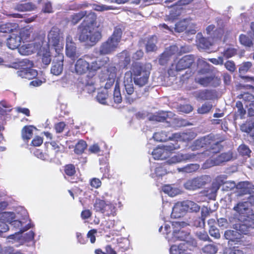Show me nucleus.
<instances>
[{
  "mask_svg": "<svg viewBox=\"0 0 254 254\" xmlns=\"http://www.w3.org/2000/svg\"><path fill=\"white\" fill-rule=\"evenodd\" d=\"M0 222L9 223L18 231L7 238L13 239L14 241H18L21 234L33 226L26 210L22 207L17 208L14 211H5L0 213Z\"/></svg>",
  "mask_w": 254,
  "mask_h": 254,
  "instance_id": "1",
  "label": "nucleus"
},
{
  "mask_svg": "<svg viewBox=\"0 0 254 254\" xmlns=\"http://www.w3.org/2000/svg\"><path fill=\"white\" fill-rule=\"evenodd\" d=\"M88 56L86 55L84 58L78 59L74 64L75 72L79 75H82L87 73V77L90 78L94 77L97 73V71L105 65L109 61L108 57H104L102 59L97 60L89 64L85 58H88Z\"/></svg>",
  "mask_w": 254,
  "mask_h": 254,
  "instance_id": "2",
  "label": "nucleus"
},
{
  "mask_svg": "<svg viewBox=\"0 0 254 254\" xmlns=\"http://www.w3.org/2000/svg\"><path fill=\"white\" fill-rule=\"evenodd\" d=\"M186 225L184 222L178 221L165 223L164 233L166 234V239L170 245L180 241H189L190 233L185 230Z\"/></svg>",
  "mask_w": 254,
  "mask_h": 254,
  "instance_id": "3",
  "label": "nucleus"
},
{
  "mask_svg": "<svg viewBox=\"0 0 254 254\" xmlns=\"http://www.w3.org/2000/svg\"><path fill=\"white\" fill-rule=\"evenodd\" d=\"M212 135H209L200 138L196 140L191 146L192 150H198L204 146L209 147V149L201 153L194 154L200 157L197 160H201L204 159L206 156L212 157L213 154L219 152L221 146L218 141H216L213 139Z\"/></svg>",
  "mask_w": 254,
  "mask_h": 254,
  "instance_id": "4",
  "label": "nucleus"
},
{
  "mask_svg": "<svg viewBox=\"0 0 254 254\" xmlns=\"http://www.w3.org/2000/svg\"><path fill=\"white\" fill-rule=\"evenodd\" d=\"M151 64L149 63L141 65L139 63H135L132 66V73L134 82L139 87L147 84L151 69Z\"/></svg>",
  "mask_w": 254,
  "mask_h": 254,
  "instance_id": "5",
  "label": "nucleus"
},
{
  "mask_svg": "<svg viewBox=\"0 0 254 254\" xmlns=\"http://www.w3.org/2000/svg\"><path fill=\"white\" fill-rule=\"evenodd\" d=\"M122 31L120 28H115L113 34L108 40L103 43L99 49V53L102 55L109 54L115 51L120 42Z\"/></svg>",
  "mask_w": 254,
  "mask_h": 254,
  "instance_id": "6",
  "label": "nucleus"
},
{
  "mask_svg": "<svg viewBox=\"0 0 254 254\" xmlns=\"http://www.w3.org/2000/svg\"><path fill=\"white\" fill-rule=\"evenodd\" d=\"M79 29L81 32L79 40L81 42L93 45L101 38V33L91 25L84 26L82 24Z\"/></svg>",
  "mask_w": 254,
  "mask_h": 254,
  "instance_id": "7",
  "label": "nucleus"
},
{
  "mask_svg": "<svg viewBox=\"0 0 254 254\" xmlns=\"http://www.w3.org/2000/svg\"><path fill=\"white\" fill-rule=\"evenodd\" d=\"M33 63L32 62L27 59H24L18 63H14L12 67L15 68L21 69V70L17 71L18 76L22 78L30 79L37 75V71L31 69Z\"/></svg>",
  "mask_w": 254,
  "mask_h": 254,
  "instance_id": "8",
  "label": "nucleus"
},
{
  "mask_svg": "<svg viewBox=\"0 0 254 254\" xmlns=\"http://www.w3.org/2000/svg\"><path fill=\"white\" fill-rule=\"evenodd\" d=\"M60 30L57 27H53L48 35V46L54 47L57 54L62 53L63 44Z\"/></svg>",
  "mask_w": 254,
  "mask_h": 254,
  "instance_id": "9",
  "label": "nucleus"
},
{
  "mask_svg": "<svg viewBox=\"0 0 254 254\" xmlns=\"http://www.w3.org/2000/svg\"><path fill=\"white\" fill-rule=\"evenodd\" d=\"M180 148L178 143H170L165 146H158L152 152V155L155 160H164L167 158L173 151Z\"/></svg>",
  "mask_w": 254,
  "mask_h": 254,
  "instance_id": "10",
  "label": "nucleus"
},
{
  "mask_svg": "<svg viewBox=\"0 0 254 254\" xmlns=\"http://www.w3.org/2000/svg\"><path fill=\"white\" fill-rule=\"evenodd\" d=\"M207 69H202L198 72L195 78V81L203 86H216L219 84V79L217 77L205 74Z\"/></svg>",
  "mask_w": 254,
  "mask_h": 254,
  "instance_id": "11",
  "label": "nucleus"
},
{
  "mask_svg": "<svg viewBox=\"0 0 254 254\" xmlns=\"http://www.w3.org/2000/svg\"><path fill=\"white\" fill-rule=\"evenodd\" d=\"M102 72L100 77L103 81L107 80L105 88L107 89L110 88L115 82L117 75V69L114 65H109Z\"/></svg>",
  "mask_w": 254,
  "mask_h": 254,
  "instance_id": "12",
  "label": "nucleus"
},
{
  "mask_svg": "<svg viewBox=\"0 0 254 254\" xmlns=\"http://www.w3.org/2000/svg\"><path fill=\"white\" fill-rule=\"evenodd\" d=\"M193 60L190 56H186L180 60L176 65L172 64L168 70V74L171 76H175L177 71L185 69L190 67Z\"/></svg>",
  "mask_w": 254,
  "mask_h": 254,
  "instance_id": "13",
  "label": "nucleus"
},
{
  "mask_svg": "<svg viewBox=\"0 0 254 254\" xmlns=\"http://www.w3.org/2000/svg\"><path fill=\"white\" fill-rule=\"evenodd\" d=\"M123 82L125 88L124 93L126 99L129 103H131L133 101V98L130 96L133 94L134 91L131 71H128L126 72Z\"/></svg>",
  "mask_w": 254,
  "mask_h": 254,
  "instance_id": "14",
  "label": "nucleus"
},
{
  "mask_svg": "<svg viewBox=\"0 0 254 254\" xmlns=\"http://www.w3.org/2000/svg\"><path fill=\"white\" fill-rule=\"evenodd\" d=\"M44 39L43 34L38 37L34 38L35 42L25 44L19 49V52L22 55H29L39 49L41 47Z\"/></svg>",
  "mask_w": 254,
  "mask_h": 254,
  "instance_id": "15",
  "label": "nucleus"
},
{
  "mask_svg": "<svg viewBox=\"0 0 254 254\" xmlns=\"http://www.w3.org/2000/svg\"><path fill=\"white\" fill-rule=\"evenodd\" d=\"M241 219L240 223L233 225V228L238 230L240 234H246L250 230L254 228V219L251 217H241Z\"/></svg>",
  "mask_w": 254,
  "mask_h": 254,
  "instance_id": "16",
  "label": "nucleus"
},
{
  "mask_svg": "<svg viewBox=\"0 0 254 254\" xmlns=\"http://www.w3.org/2000/svg\"><path fill=\"white\" fill-rule=\"evenodd\" d=\"M22 41L20 36L19 29L17 28L9 35L6 40V45L8 48L14 50L19 47Z\"/></svg>",
  "mask_w": 254,
  "mask_h": 254,
  "instance_id": "17",
  "label": "nucleus"
},
{
  "mask_svg": "<svg viewBox=\"0 0 254 254\" xmlns=\"http://www.w3.org/2000/svg\"><path fill=\"white\" fill-rule=\"evenodd\" d=\"M234 210L239 213L241 217H251L254 219V212L249 206L248 202L244 201L238 203L234 207Z\"/></svg>",
  "mask_w": 254,
  "mask_h": 254,
  "instance_id": "18",
  "label": "nucleus"
},
{
  "mask_svg": "<svg viewBox=\"0 0 254 254\" xmlns=\"http://www.w3.org/2000/svg\"><path fill=\"white\" fill-rule=\"evenodd\" d=\"M206 183V177L201 176L187 181L184 184V188L190 190L200 188Z\"/></svg>",
  "mask_w": 254,
  "mask_h": 254,
  "instance_id": "19",
  "label": "nucleus"
},
{
  "mask_svg": "<svg viewBox=\"0 0 254 254\" xmlns=\"http://www.w3.org/2000/svg\"><path fill=\"white\" fill-rule=\"evenodd\" d=\"M232 158L231 154L228 153H222L214 159H208L204 164L205 168L214 166L219 165L221 163L229 161Z\"/></svg>",
  "mask_w": 254,
  "mask_h": 254,
  "instance_id": "20",
  "label": "nucleus"
},
{
  "mask_svg": "<svg viewBox=\"0 0 254 254\" xmlns=\"http://www.w3.org/2000/svg\"><path fill=\"white\" fill-rule=\"evenodd\" d=\"M200 158L194 153H180L174 155L167 161L169 164H176L187 160L197 161L198 159Z\"/></svg>",
  "mask_w": 254,
  "mask_h": 254,
  "instance_id": "21",
  "label": "nucleus"
},
{
  "mask_svg": "<svg viewBox=\"0 0 254 254\" xmlns=\"http://www.w3.org/2000/svg\"><path fill=\"white\" fill-rule=\"evenodd\" d=\"M64 57L63 53L57 54L54 59L51 73L56 75H60L63 70Z\"/></svg>",
  "mask_w": 254,
  "mask_h": 254,
  "instance_id": "22",
  "label": "nucleus"
},
{
  "mask_svg": "<svg viewBox=\"0 0 254 254\" xmlns=\"http://www.w3.org/2000/svg\"><path fill=\"white\" fill-rule=\"evenodd\" d=\"M65 53L68 57L72 59H74L79 56L76 51L75 44L73 42L72 37L69 35L67 36L66 38Z\"/></svg>",
  "mask_w": 254,
  "mask_h": 254,
  "instance_id": "23",
  "label": "nucleus"
},
{
  "mask_svg": "<svg viewBox=\"0 0 254 254\" xmlns=\"http://www.w3.org/2000/svg\"><path fill=\"white\" fill-rule=\"evenodd\" d=\"M178 51V48L173 45L166 49L164 52L161 55L159 62L160 64L164 65L169 61L170 57Z\"/></svg>",
  "mask_w": 254,
  "mask_h": 254,
  "instance_id": "24",
  "label": "nucleus"
},
{
  "mask_svg": "<svg viewBox=\"0 0 254 254\" xmlns=\"http://www.w3.org/2000/svg\"><path fill=\"white\" fill-rule=\"evenodd\" d=\"M187 212L185 206L184 201L176 203L172 208V217L174 218H180L183 216Z\"/></svg>",
  "mask_w": 254,
  "mask_h": 254,
  "instance_id": "25",
  "label": "nucleus"
},
{
  "mask_svg": "<svg viewBox=\"0 0 254 254\" xmlns=\"http://www.w3.org/2000/svg\"><path fill=\"white\" fill-rule=\"evenodd\" d=\"M224 237L226 239L232 242H238L242 239V234L238 230H227L225 232Z\"/></svg>",
  "mask_w": 254,
  "mask_h": 254,
  "instance_id": "26",
  "label": "nucleus"
},
{
  "mask_svg": "<svg viewBox=\"0 0 254 254\" xmlns=\"http://www.w3.org/2000/svg\"><path fill=\"white\" fill-rule=\"evenodd\" d=\"M194 96L197 100H208L213 97L212 92L208 90L197 91L194 93Z\"/></svg>",
  "mask_w": 254,
  "mask_h": 254,
  "instance_id": "27",
  "label": "nucleus"
},
{
  "mask_svg": "<svg viewBox=\"0 0 254 254\" xmlns=\"http://www.w3.org/2000/svg\"><path fill=\"white\" fill-rule=\"evenodd\" d=\"M193 137V134L190 132H179L176 133L172 135V139L177 141H188L192 139Z\"/></svg>",
  "mask_w": 254,
  "mask_h": 254,
  "instance_id": "28",
  "label": "nucleus"
},
{
  "mask_svg": "<svg viewBox=\"0 0 254 254\" xmlns=\"http://www.w3.org/2000/svg\"><path fill=\"white\" fill-rule=\"evenodd\" d=\"M36 6L32 2L18 3L14 7L15 10L20 12L32 11L36 9Z\"/></svg>",
  "mask_w": 254,
  "mask_h": 254,
  "instance_id": "29",
  "label": "nucleus"
},
{
  "mask_svg": "<svg viewBox=\"0 0 254 254\" xmlns=\"http://www.w3.org/2000/svg\"><path fill=\"white\" fill-rule=\"evenodd\" d=\"M120 66L126 67L130 61L129 55L127 51H124L119 55Z\"/></svg>",
  "mask_w": 254,
  "mask_h": 254,
  "instance_id": "30",
  "label": "nucleus"
},
{
  "mask_svg": "<svg viewBox=\"0 0 254 254\" xmlns=\"http://www.w3.org/2000/svg\"><path fill=\"white\" fill-rule=\"evenodd\" d=\"M181 13V9L177 6H173L170 10V13L167 17V20L168 22H172L176 19Z\"/></svg>",
  "mask_w": 254,
  "mask_h": 254,
  "instance_id": "31",
  "label": "nucleus"
},
{
  "mask_svg": "<svg viewBox=\"0 0 254 254\" xmlns=\"http://www.w3.org/2000/svg\"><path fill=\"white\" fill-rule=\"evenodd\" d=\"M40 56L42 58V62L45 65L50 64L51 61V54L49 48L48 49H44V48L41 50L39 53Z\"/></svg>",
  "mask_w": 254,
  "mask_h": 254,
  "instance_id": "32",
  "label": "nucleus"
},
{
  "mask_svg": "<svg viewBox=\"0 0 254 254\" xmlns=\"http://www.w3.org/2000/svg\"><path fill=\"white\" fill-rule=\"evenodd\" d=\"M18 27L17 24L11 23L0 24V32L12 33L14 30H16Z\"/></svg>",
  "mask_w": 254,
  "mask_h": 254,
  "instance_id": "33",
  "label": "nucleus"
},
{
  "mask_svg": "<svg viewBox=\"0 0 254 254\" xmlns=\"http://www.w3.org/2000/svg\"><path fill=\"white\" fill-rule=\"evenodd\" d=\"M162 190L169 196L173 197L180 193V190L171 185H165L162 188Z\"/></svg>",
  "mask_w": 254,
  "mask_h": 254,
  "instance_id": "34",
  "label": "nucleus"
},
{
  "mask_svg": "<svg viewBox=\"0 0 254 254\" xmlns=\"http://www.w3.org/2000/svg\"><path fill=\"white\" fill-rule=\"evenodd\" d=\"M185 206L187 211L190 212H197L200 210V206L195 202L190 201L186 200L184 201Z\"/></svg>",
  "mask_w": 254,
  "mask_h": 254,
  "instance_id": "35",
  "label": "nucleus"
},
{
  "mask_svg": "<svg viewBox=\"0 0 254 254\" xmlns=\"http://www.w3.org/2000/svg\"><path fill=\"white\" fill-rule=\"evenodd\" d=\"M167 173V169L164 166L158 165L156 167L153 172L152 171L151 176L152 178L162 177L166 175Z\"/></svg>",
  "mask_w": 254,
  "mask_h": 254,
  "instance_id": "36",
  "label": "nucleus"
},
{
  "mask_svg": "<svg viewBox=\"0 0 254 254\" xmlns=\"http://www.w3.org/2000/svg\"><path fill=\"white\" fill-rule=\"evenodd\" d=\"M226 176L220 175L218 176L215 179L212 185L213 189L215 190V191H216L221 185L223 186H224V184L225 182V181L226 180Z\"/></svg>",
  "mask_w": 254,
  "mask_h": 254,
  "instance_id": "37",
  "label": "nucleus"
},
{
  "mask_svg": "<svg viewBox=\"0 0 254 254\" xmlns=\"http://www.w3.org/2000/svg\"><path fill=\"white\" fill-rule=\"evenodd\" d=\"M199 168V165L197 164H190L183 168H179L178 170L180 172H185L190 173L197 170Z\"/></svg>",
  "mask_w": 254,
  "mask_h": 254,
  "instance_id": "38",
  "label": "nucleus"
},
{
  "mask_svg": "<svg viewBox=\"0 0 254 254\" xmlns=\"http://www.w3.org/2000/svg\"><path fill=\"white\" fill-rule=\"evenodd\" d=\"M157 42V37L152 36L150 37L146 45V50L147 52H153L156 50L157 47L156 43Z\"/></svg>",
  "mask_w": 254,
  "mask_h": 254,
  "instance_id": "39",
  "label": "nucleus"
},
{
  "mask_svg": "<svg viewBox=\"0 0 254 254\" xmlns=\"http://www.w3.org/2000/svg\"><path fill=\"white\" fill-rule=\"evenodd\" d=\"M35 127L32 126H25L22 130V137L24 139L28 140L32 136L33 131Z\"/></svg>",
  "mask_w": 254,
  "mask_h": 254,
  "instance_id": "40",
  "label": "nucleus"
},
{
  "mask_svg": "<svg viewBox=\"0 0 254 254\" xmlns=\"http://www.w3.org/2000/svg\"><path fill=\"white\" fill-rule=\"evenodd\" d=\"M106 202L100 199H96L94 204V209L97 211L104 214Z\"/></svg>",
  "mask_w": 254,
  "mask_h": 254,
  "instance_id": "41",
  "label": "nucleus"
},
{
  "mask_svg": "<svg viewBox=\"0 0 254 254\" xmlns=\"http://www.w3.org/2000/svg\"><path fill=\"white\" fill-rule=\"evenodd\" d=\"M170 254H184L185 251L184 245L180 244L179 245H172L170 248Z\"/></svg>",
  "mask_w": 254,
  "mask_h": 254,
  "instance_id": "42",
  "label": "nucleus"
},
{
  "mask_svg": "<svg viewBox=\"0 0 254 254\" xmlns=\"http://www.w3.org/2000/svg\"><path fill=\"white\" fill-rule=\"evenodd\" d=\"M104 209V214L107 216H114L115 214V206L109 201H107Z\"/></svg>",
  "mask_w": 254,
  "mask_h": 254,
  "instance_id": "43",
  "label": "nucleus"
},
{
  "mask_svg": "<svg viewBox=\"0 0 254 254\" xmlns=\"http://www.w3.org/2000/svg\"><path fill=\"white\" fill-rule=\"evenodd\" d=\"M190 21L187 19H184L181 21L175 24L174 28L176 31L178 32H182L185 30L189 24Z\"/></svg>",
  "mask_w": 254,
  "mask_h": 254,
  "instance_id": "44",
  "label": "nucleus"
},
{
  "mask_svg": "<svg viewBox=\"0 0 254 254\" xmlns=\"http://www.w3.org/2000/svg\"><path fill=\"white\" fill-rule=\"evenodd\" d=\"M153 137L154 140L159 142L165 141L168 138V134L167 133L163 131L155 132L154 134ZM169 138H170L171 137L169 136Z\"/></svg>",
  "mask_w": 254,
  "mask_h": 254,
  "instance_id": "45",
  "label": "nucleus"
},
{
  "mask_svg": "<svg viewBox=\"0 0 254 254\" xmlns=\"http://www.w3.org/2000/svg\"><path fill=\"white\" fill-rule=\"evenodd\" d=\"M20 36L23 40H31L33 38H30L31 35H33L32 30L31 28H26L20 30Z\"/></svg>",
  "mask_w": 254,
  "mask_h": 254,
  "instance_id": "46",
  "label": "nucleus"
},
{
  "mask_svg": "<svg viewBox=\"0 0 254 254\" xmlns=\"http://www.w3.org/2000/svg\"><path fill=\"white\" fill-rule=\"evenodd\" d=\"M202 251L206 254H215L218 251V248L213 244H208L203 247Z\"/></svg>",
  "mask_w": 254,
  "mask_h": 254,
  "instance_id": "47",
  "label": "nucleus"
},
{
  "mask_svg": "<svg viewBox=\"0 0 254 254\" xmlns=\"http://www.w3.org/2000/svg\"><path fill=\"white\" fill-rule=\"evenodd\" d=\"M86 147L87 144L86 142L83 140H80L76 144L74 152L77 154H81L83 152Z\"/></svg>",
  "mask_w": 254,
  "mask_h": 254,
  "instance_id": "48",
  "label": "nucleus"
},
{
  "mask_svg": "<svg viewBox=\"0 0 254 254\" xmlns=\"http://www.w3.org/2000/svg\"><path fill=\"white\" fill-rule=\"evenodd\" d=\"M212 108V105L210 103H205L197 109V112L200 114H205L209 113Z\"/></svg>",
  "mask_w": 254,
  "mask_h": 254,
  "instance_id": "49",
  "label": "nucleus"
},
{
  "mask_svg": "<svg viewBox=\"0 0 254 254\" xmlns=\"http://www.w3.org/2000/svg\"><path fill=\"white\" fill-rule=\"evenodd\" d=\"M86 13L85 11H81L77 13H75L71 16V22L73 24H76L79 20L81 19L85 15Z\"/></svg>",
  "mask_w": 254,
  "mask_h": 254,
  "instance_id": "50",
  "label": "nucleus"
},
{
  "mask_svg": "<svg viewBox=\"0 0 254 254\" xmlns=\"http://www.w3.org/2000/svg\"><path fill=\"white\" fill-rule=\"evenodd\" d=\"M114 99L115 102L117 103H120L122 101V97L121 96L119 86L117 84H116L115 87L114 92Z\"/></svg>",
  "mask_w": 254,
  "mask_h": 254,
  "instance_id": "51",
  "label": "nucleus"
},
{
  "mask_svg": "<svg viewBox=\"0 0 254 254\" xmlns=\"http://www.w3.org/2000/svg\"><path fill=\"white\" fill-rule=\"evenodd\" d=\"M239 40L240 43L245 46L251 47L253 45L251 39L245 35L241 34L239 37Z\"/></svg>",
  "mask_w": 254,
  "mask_h": 254,
  "instance_id": "52",
  "label": "nucleus"
},
{
  "mask_svg": "<svg viewBox=\"0 0 254 254\" xmlns=\"http://www.w3.org/2000/svg\"><path fill=\"white\" fill-rule=\"evenodd\" d=\"M240 99H242L245 102H251L254 103V95L249 93H244L241 94L238 96Z\"/></svg>",
  "mask_w": 254,
  "mask_h": 254,
  "instance_id": "53",
  "label": "nucleus"
},
{
  "mask_svg": "<svg viewBox=\"0 0 254 254\" xmlns=\"http://www.w3.org/2000/svg\"><path fill=\"white\" fill-rule=\"evenodd\" d=\"M11 110V106L5 102H0V114L4 115Z\"/></svg>",
  "mask_w": 254,
  "mask_h": 254,
  "instance_id": "54",
  "label": "nucleus"
},
{
  "mask_svg": "<svg viewBox=\"0 0 254 254\" xmlns=\"http://www.w3.org/2000/svg\"><path fill=\"white\" fill-rule=\"evenodd\" d=\"M237 188L238 189H243V191L250 192V189H251V185L247 182H243L240 183L237 186Z\"/></svg>",
  "mask_w": 254,
  "mask_h": 254,
  "instance_id": "55",
  "label": "nucleus"
},
{
  "mask_svg": "<svg viewBox=\"0 0 254 254\" xmlns=\"http://www.w3.org/2000/svg\"><path fill=\"white\" fill-rule=\"evenodd\" d=\"M107 97L108 95L106 92H101L98 93L96 98L100 103L105 104Z\"/></svg>",
  "mask_w": 254,
  "mask_h": 254,
  "instance_id": "56",
  "label": "nucleus"
},
{
  "mask_svg": "<svg viewBox=\"0 0 254 254\" xmlns=\"http://www.w3.org/2000/svg\"><path fill=\"white\" fill-rule=\"evenodd\" d=\"M64 172L68 176H72L75 173V170L74 165L68 164L64 167Z\"/></svg>",
  "mask_w": 254,
  "mask_h": 254,
  "instance_id": "57",
  "label": "nucleus"
},
{
  "mask_svg": "<svg viewBox=\"0 0 254 254\" xmlns=\"http://www.w3.org/2000/svg\"><path fill=\"white\" fill-rule=\"evenodd\" d=\"M252 64L251 62H247L244 63L239 68V71L241 73H245L247 72L252 67Z\"/></svg>",
  "mask_w": 254,
  "mask_h": 254,
  "instance_id": "58",
  "label": "nucleus"
},
{
  "mask_svg": "<svg viewBox=\"0 0 254 254\" xmlns=\"http://www.w3.org/2000/svg\"><path fill=\"white\" fill-rule=\"evenodd\" d=\"M92 7L94 10L100 11L108 10L112 9L111 7L110 6L101 4H94Z\"/></svg>",
  "mask_w": 254,
  "mask_h": 254,
  "instance_id": "59",
  "label": "nucleus"
},
{
  "mask_svg": "<svg viewBox=\"0 0 254 254\" xmlns=\"http://www.w3.org/2000/svg\"><path fill=\"white\" fill-rule=\"evenodd\" d=\"M196 235L200 240L204 241L209 240V237L207 233L203 230L197 231L196 233Z\"/></svg>",
  "mask_w": 254,
  "mask_h": 254,
  "instance_id": "60",
  "label": "nucleus"
},
{
  "mask_svg": "<svg viewBox=\"0 0 254 254\" xmlns=\"http://www.w3.org/2000/svg\"><path fill=\"white\" fill-rule=\"evenodd\" d=\"M238 151L243 155H249L251 152L249 147L244 144L239 146Z\"/></svg>",
  "mask_w": 254,
  "mask_h": 254,
  "instance_id": "61",
  "label": "nucleus"
},
{
  "mask_svg": "<svg viewBox=\"0 0 254 254\" xmlns=\"http://www.w3.org/2000/svg\"><path fill=\"white\" fill-rule=\"evenodd\" d=\"M209 234L211 236L215 238V239H219L220 238V234L219 230L215 227H210L209 228Z\"/></svg>",
  "mask_w": 254,
  "mask_h": 254,
  "instance_id": "62",
  "label": "nucleus"
},
{
  "mask_svg": "<svg viewBox=\"0 0 254 254\" xmlns=\"http://www.w3.org/2000/svg\"><path fill=\"white\" fill-rule=\"evenodd\" d=\"M236 185L234 182L233 181H226L224 184V186H223V190L228 191L229 190H231L232 189L235 188Z\"/></svg>",
  "mask_w": 254,
  "mask_h": 254,
  "instance_id": "63",
  "label": "nucleus"
},
{
  "mask_svg": "<svg viewBox=\"0 0 254 254\" xmlns=\"http://www.w3.org/2000/svg\"><path fill=\"white\" fill-rule=\"evenodd\" d=\"M218 225L220 227L223 229L227 228L229 227L230 224L227 220L224 218H220L217 220Z\"/></svg>",
  "mask_w": 254,
  "mask_h": 254,
  "instance_id": "64",
  "label": "nucleus"
}]
</instances>
